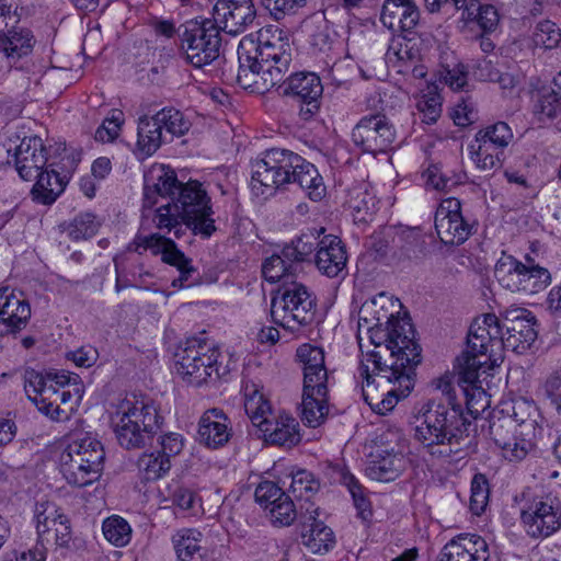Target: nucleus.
Instances as JSON below:
<instances>
[{
  "label": "nucleus",
  "mask_w": 561,
  "mask_h": 561,
  "mask_svg": "<svg viewBox=\"0 0 561 561\" xmlns=\"http://www.w3.org/2000/svg\"><path fill=\"white\" fill-rule=\"evenodd\" d=\"M366 333L375 346L385 343V350L390 353L383 362L379 351L367 354V360L374 365L371 373L366 365L359 367V377L366 381L362 386L363 399L376 413L383 415L413 388L412 376L422 360L421 347L409 320L392 319L386 328L378 325Z\"/></svg>",
  "instance_id": "f257e3e1"
},
{
  "label": "nucleus",
  "mask_w": 561,
  "mask_h": 561,
  "mask_svg": "<svg viewBox=\"0 0 561 561\" xmlns=\"http://www.w3.org/2000/svg\"><path fill=\"white\" fill-rule=\"evenodd\" d=\"M437 389L445 397L432 400L423 412V421L415 427L414 438L420 450L431 459L463 458L474 448L471 421L465 415L447 378L437 380Z\"/></svg>",
  "instance_id": "f03ea898"
},
{
  "label": "nucleus",
  "mask_w": 561,
  "mask_h": 561,
  "mask_svg": "<svg viewBox=\"0 0 561 561\" xmlns=\"http://www.w3.org/2000/svg\"><path fill=\"white\" fill-rule=\"evenodd\" d=\"M291 50L286 32L277 26L244 36L238 47V83L261 92L274 88L289 72Z\"/></svg>",
  "instance_id": "7ed1b4c3"
},
{
  "label": "nucleus",
  "mask_w": 561,
  "mask_h": 561,
  "mask_svg": "<svg viewBox=\"0 0 561 561\" xmlns=\"http://www.w3.org/2000/svg\"><path fill=\"white\" fill-rule=\"evenodd\" d=\"M295 184L314 202L325 196V185L318 169L298 153L272 148L251 163V188L256 196L267 198L279 187Z\"/></svg>",
  "instance_id": "20e7f679"
},
{
  "label": "nucleus",
  "mask_w": 561,
  "mask_h": 561,
  "mask_svg": "<svg viewBox=\"0 0 561 561\" xmlns=\"http://www.w3.org/2000/svg\"><path fill=\"white\" fill-rule=\"evenodd\" d=\"M161 422L153 401L136 394L122 399L111 415L116 439L125 449L145 447L159 431Z\"/></svg>",
  "instance_id": "39448f33"
},
{
  "label": "nucleus",
  "mask_w": 561,
  "mask_h": 561,
  "mask_svg": "<svg viewBox=\"0 0 561 561\" xmlns=\"http://www.w3.org/2000/svg\"><path fill=\"white\" fill-rule=\"evenodd\" d=\"M490 329L477 319L470 327L467 336V350L457 357L456 368L458 369V381L465 383L463 392L467 398V409L470 413H479L484 409L489 401L479 380L480 370L486 364L485 357L491 346Z\"/></svg>",
  "instance_id": "423d86ee"
},
{
  "label": "nucleus",
  "mask_w": 561,
  "mask_h": 561,
  "mask_svg": "<svg viewBox=\"0 0 561 561\" xmlns=\"http://www.w3.org/2000/svg\"><path fill=\"white\" fill-rule=\"evenodd\" d=\"M105 451L96 438L72 440L59 456V470L68 484L83 488L96 482L104 469Z\"/></svg>",
  "instance_id": "0eeeda50"
},
{
  "label": "nucleus",
  "mask_w": 561,
  "mask_h": 561,
  "mask_svg": "<svg viewBox=\"0 0 561 561\" xmlns=\"http://www.w3.org/2000/svg\"><path fill=\"white\" fill-rule=\"evenodd\" d=\"M219 351L202 333L186 339L175 353L176 373L186 382L201 386L208 380H218L222 375L218 365Z\"/></svg>",
  "instance_id": "6e6552de"
},
{
  "label": "nucleus",
  "mask_w": 561,
  "mask_h": 561,
  "mask_svg": "<svg viewBox=\"0 0 561 561\" xmlns=\"http://www.w3.org/2000/svg\"><path fill=\"white\" fill-rule=\"evenodd\" d=\"M317 299L307 286L298 282L282 285L272 298L273 322L290 332L310 324L316 316Z\"/></svg>",
  "instance_id": "1a4fd4ad"
},
{
  "label": "nucleus",
  "mask_w": 561,
  "mask_h": 561,
  "mask_svg": "<svg viewBox=\"0 0 561 561\" xmlns=\"http://www.w3.org/2000/svg\"><path fill=\"white\" fill-rule=\"evenodd\" d=\"M179 31L182 54L187 64L203 68L219 57L221 36L211 20H190Z\"/></svg>",
  "instance_id": "9d476101"
},
{
  "label": "nucleus",
  "mask_w": 561,
  "mask_h": 561,
  "mask_svg": "<svg viewBox=\"0 0 561 561\" xmlns=\"http://www.w3.org/2000/svg\"><path fill=\"white\" fill-rule=\"evenodd\" d=\"M172 203L182 214L184 225L194 234L209 238L216 231L210 198L199 182L181 183Z\"/></svg>",
  "instance_id": "9b49d317"
},
{
  "label": "nucleus",
  "mask_w": 561,
  "mask_h": 561,
  "mask_svg": "<svg viewBox=\"0 0 561 561\" xmlns=\"http://www.w3.org/2000/svg\"><path fill=\"white\" fill-rule=\"evenodd\" d=\"M520 520L533 538H547L558 531L561 527V499L558 493L524 494Z\"/></svg>",
  "instance_id": "f8f14e48"
},
{
  "label": "nucleus",
  "mask_w": 561,
  "mask_h": 561,
  "mask_svg": "<svg viewBox=\"0 0 561 561\" xmlns=\"http://www.w3.org/2000/svg\"><path fill=\"white\" fill-rule=\"evenodd\" d=\"M525 261L523 263L512 255H503L495 265L494 275L511 291L536 294L550 284L551 275L547 268L535 264L529 255L525 256Z\"/></svg>",
  "instance_id": "ddd939ff"
},
{
  "label": "nucleus",
  "mask_w": 561,
  "mask_h": 561,
  "mask_svg": "<svg viewBox=\"0 0 561 561\" xmlns=\"http://www.w3.org/2000/svg\"><path fill=\"white\" fill-rule=\"evenodd\" d=\"M133 247H135V251L142 248L144 250H150L154 255L160 254L162 262L176 267L180 275L172 280L173 287L184 288L194 284V282H190L192 275L196 272L192 265V260L186 257L170 238L158 233L137 236L128 250L130 251Z\"/></svg>",
  "instance_id": "4468645a"
},
{
  "label": "nucleus",
  "mask_w": 561,
  "mask_h": 561,
  "mask_svg": "<svg viewBox=\"0 0 561 561\" xmlns=\"http://www.w3.org/2000/svg\"><path fill=\"white\" fill-rule=\"evenodd\" d=\"M275 87L280 94L290 96L298 103L301 119L309 121L319 112L323 87L316 73H290Z\"/></svg>",
  "instance_id": "2eb2a0df"
},
{
  "label": "nucleus",
  "mask_w": 561,
  "mask_h": 561,
  "mask_svg": "<svg viewBox=\"0 0 561 561\" xmlns=\"http://www.w3.org/2000/svg\"><path fill=\"white\" fill-rule=\"evenodd\" d=\"M396 139V128L383 114L363 116L352 130V140L363 152H386Z\"/></svg>",
  "instance_id": "dca6fc26"
},
{
  "label": "nucleus",
  "mask_w": 561,
  "mask_h": 561,
  "mask_svg": "<svg viewBox=\"0 0 561 561\" xmlns=\"http://www.w3.org/2000/svg\"><path fill=\"white\" fill-rule=\"evenodd\" d=\"M489 436L501 449L503 458L511 462L524 460L535 448L536 434L514 431L510 419H490Z\"/></svg>",
  "instance_id": "f3484780"
},
{
  "label": "nucleus",
  "mask_w": 561,
  "mask_h": 561,
  "mask_svg": "<svg viewBox=\"0 0 561 561\" xmlns=\"http://www.w3.org/2000/svg\"><path fill=\"white\" fill-rule=\"evenodd\" d=\"M256 19L253 0H217L213 8V23L230 35L247 31Z\"/></svg>",
  "instance_id": "a211bd4d"
},
{
  "label": "nucleus",
  "mask_w": 561,
  "mask_h": 561,
  "mask_svg": "<svg viewBox=\"0 0 561 561\" xmlns=\"http://www.w3.org/2000/svg\"><path fill=\"white\" fill-rule=\"evenodd\" d=\"M435 229L445 244L459 245L469 238L472 226L463 219L459 199L450 197L440 203L435 214Z\"/></svg>",
  "instance_id": "6ab92c4d"
},
{
  "label": "nucleus",
  "mask_w": 561,
  "mask_h": 561,
  "mask_svg": "<svg viewBox=\"0 0 561 561\" xmlns=\"http://www.w3.org/2000/svg\"><path fill=\"white\" fill-rule=\"evenodd\" d=\"M319 507L309 504L306 508L301 505V542L312 553H325L335 545V537L331 528L318 519Z\"/></svg>",
  "instance_id": "aec40b11"
},
{
  "label": "nucleus",
  "mask_w": 561,
  "mask_h": 561,
  "mask_svg": "<svg viewBox=\"0 0 561 561\" xmlns=\"http://www.w3.org/2000/svg\"><path fill=\"white\" fill-rule=\"evenodd\" d=\"M233 435L232 422L219 408L206 410L198 421L197 439L209 449L226 446Z\"/></svg>",
  "instance_id": "412c9836"
},
{
  "label": "nucleus",
  "mask_w": 561,
  "mask_h": 561,
  "mask_svg": "<svg viewBox=\"0 0 561 561\" xmlns=\"http://www.w3.org/2000/svg\"><path fill=\"white\" fill-rule=\"evenodd\" d=\"M72 376L68 371L38 373L34 369L25 373V391L34 403L57 400L60 388L70 386Z\"/></svg>",
  "instance_id": "4be33fe9"
},
{
  "label": "nucleus",
  "mask_w": 561,
  "mask_h": 561,
  "mask_svg": "<svg viewBox=\"0 0 561 561\" xmlns=\"http://www.w3.org/2000/svg\"><path fill=\"white\" fill-rule=\"evenodd\" d=\"M255 426L262 432L266 443L275 446L291 448L301 440L298 421L286 412L271 415L267 420H261Z\"/></svg>",
  "instance_id": "5701e85b"
},
{
  "label": "nucleus",
  "mask_w": 561,
  "mask_h": 561,
  "mask_svg": "<svg viewBox=\"0 0 561 561\" xmlns=\"http://www.w3.org/2000/svg\"><path fill=\"white\" fill-rule=\"evenodd\" d=\"M47 163L43 139L36 135L24 137L15 148V169L24 181H32Z\"/></svg>",
  "instance_id": "b1692460"
},
{
  "label": "nucleus",
  "mask_w": 561,
  "mask_h": 561,
  "mask_svg": "<svg viewBox=\"0 0 561 561\" xmlns=\"http://www.w3.org/2000/svg\"><path fill=\"white\" fill-rule=\"evenodd\" d=\"M380 21L393 33L413 35L420 22V10L412 0H385Z\"/></svg>",
  "instance_id": "393cba45"
},
{
  "label": "nucleus",
  "mask_w": 561,
  "mask_h": 561,
  "mask_svg": "<svg viewBox=\"0 0 561 561\" xmlns=\"http://www.w3.org/2000/svg\"><path fill=\"white\" fill-rule=\"evenodd\" d=\"M31 318L27 300L9 287L0 288V335L21 331Z\"/></svg>",
  "instance_id": "a878e982"
},
{
  "label": "nucleus",
  "mask_w": 561,
  "mask_h": 561,
  "mask_svg": "<svg viewBox=\"0 0 561 561\" xmlns=\"http://www.w3.org/2000/svg\"><path fill=\"white\" fill-rule=\"evenodd\" d=\"M489 558V546L482 537L461 534L444 546L438 561H488Z\"/></svg>",
  "instance_id": "bb28decb"
},
{
  "label": "nucleus",
  "mask_w": 561,
  "mask_h": 561,
  "mask_svg": "<svg viewBox=\"0 0 561 561\" xmlns=\"http://www.w3.org/2000/svg\"><path fill=\"white\" fill-rule=\"evenodd\" d=\"M180 184L174 170L170 167L153 165L145 175L144 207L151 208L156 205L158 196L174 201Z\"/></svg>",
  "instance_id": "cd10ccee"
},
{
  "label": "nucleus",
  "mask_w": 561,
  "mask_h": 561,
  "mask_svg": "<svg viewBox=\"0 0 561 561\" xmlns=\"http://www.w3.org/2000/svg\"><path fill=\"white\" fill-rule=\"evenodd\" d=\"M314 263L318 271L330 278L339 277L346 271L347 253L342 240L333 234L320 239Z\"/></svg>",
  "instance_id": "c85d7f7f"
},
{
  "label": "nucleus",
  "mask_w": 561,
  "mask_h": 561,
  "mask_svg": "<svg viewBox=\"0 0 561 561\" xmlns=\"http://www.w3.org/2000/svg\"><path fill=\"white\" fill-rule=\"evenodd\" d=\"M405 468L407 458L402 453L381 450L368 462L366 474L376 481L390 482L396 480Z\"/></svg>",
  "instance_id": "c756f323"
},
{
  "label": "nucleus",
  "mask_w": 561,
  "mask_h": 561,
  "mask_svg": "<svg viewBox=\"0 0 561 561\" xmlns=\"http://www.w3.org/2000/svg\"><path fill=\"white\" fill-rule=\"evenodd\" d=\"M36 41L26 27L12 24L4 33H0V51L4 54L9 62H16L32 53Z\"/></svg>",
  "instance_id": "7c9ffc66"
},
{
  "label": "nucleus",
  "mask_w": 561,
  "mask_h": 561,
  "mask_svg": "<svg viewBox=\"0 0 561 561\" xmlns=\"http://www.w3.org/2000/svg\"><path fill=\"white\" fill-rule=\"evenodd\" d=\"M535 413V404L524 398H519L503 408L499 414L494 413L491 419H510L514 423V431L536 434L537 422L534 419Z\"/></svg>",
  "instance_id": "2f4dec72"
},
{
  "label": "nucleus",
  "mask_w": 561,
  "mask_h": 561,
  "mask_svg": "<svg viewBox=\"0 0 561 561\" xmlns=\"http://www.w3.org/2000/svg\"><path fill=\"white\" fill-rule=\"evenodd\" d=\"M504 149L479 136H476L468 147L471 160L482 171L501 168Z\"/></svg>",
  "instance_id": "473e14b6"
},
{
  "label": "nucleus",
  "mask_w": 561,
  "mask_h": 561,
  "mask_svg": "<svg viewBox=\"0 0 561 561\" xmlns=\"http://www.w3.org/2000/svg\"><path fill=\"white\" fill-rule=\"evenodd\" d=\"M35 180L31 194L35 202L43 205L53 204L66 186V182L55 170L41 171Z\"/></svg>",
  "instance_id": "72a5a7b5"
},
{
  "label": "nucleus",
  "mask_w": 561,
  "mask_h": 561,
  "mask_svg": "<svg viewBox=\"0 0 561 561\" xmlns=\"http://www.w3.org/2000/svg\"><path fill=\"white\" fill-rule=\"evenodd\" d=\"M244 397V410L253 425L261 420H267L272 415L270 402L261 392V386L253 380L244 379L242 382Z\"/></svg>",
  "instance_id": "f704fd0d"
},
{
  "label": "nucleus",
  "mask_w": 561,
  "mask_h": 561,
  "mask_svg": "<svg viewBox=\"0 0 561 561\" xmlns=\"http://www.w3.org/2000/svg\"><path fill=\"white\" fill-rule=\"evenodd\" d=\"M535 325L536 318L533 317L505 329L506 336L503 339V347L517 354L525 353L537 339Z\"/></svg>",
  "instance_id": "c9c22d12"
},
{
  "label": "nucleus",
  "mask_w": 561,
  "mask_h": 561,
  "mask_svg": "<svg viewBox=\"0 0 561 561\" xmlns=\"http://www.w3.org/2000/svg\"><path fill=\"white\" fill-rule=\"evenodd\" d=\"M346 205L358 221L370 220L377 211L378 201L364 184L355 185L347 192Z\"/></svg>",
  "instance_id": "e433bc0d"
},
{
  "label": "nucleus",
  "mask_w": 561,
  "mask_h": 561,
  "mask_svg": "<svg viewBox=\"0 0 561 561\" xmlns=\"http://www.w3.org/2000/svg\"><path fill=\"white\" fill-rule=\"evenodd\" d=\"M324 232V228L312 229L304 232L297 239L283 248V254L289 261L299 266L300 262L307 261L310 255L320 248V234Z\"/></svg>",
  "instance_id": "4c0bfd02"
},
{
  "label": "nucleus",
  "mask_w": 561,
  "mask_h": 561,
  "mask_svg": "<svg viewBox=\"0 0 561 561\" xmlns=\"http://www.w3.org/2000/svg\"><path fill=\"white\" fill-rule=\"evenodd\" d=\"M297 271L298 265L285 257L283 250L279 254L266 257L262 264V275L270 283L282 282V285H286L287 283L296 282Z\"/></svg>",
  "instance_id": "58836bf2"
},
{
  "label": "nucleus",
  "mask_w": 561,
  "mask_h": 561,
  "mask_svg": "<svg viewBox=\"0 0 561 561\" xmlns=\"http://www.w3.org/2000/svg\"><path fill=\"white\" fill-rule=\"evenodd\" d=\"M162 141V128L156 117L139 118L137 151L141 158L153 154L160 148Z\"/></svg>",
  "instance_id": "ea45409f"
},
{
  "label": "nucleus",
  "mask_w": 561,
  "mask_h": 561,
  "mask_svg": "<svg viewBox=\"0 0 561 561\" xmlns=\"http://www.w3.org/2000/svg\"><path fill=\"white\" fill-rule=\"evenodd\" d=\"M319 489L320 482L312 472L299 469L291 473V482L288 491L293 497L300 503V506L304 505L306 508L309 504H314L312 499L318 493Z\"/></svg>",
  "instance_id": "a19ab883"
},
{
  "label": "nucleus",
  "mask_w": 561,
  "mask_h": 561,
  "mask_svg": "<svg viewBox=\"0 0 561 561\" xmlns=\"http://www.w3.org/2000/svg\"><path fill=\"white\" fill-rule=\"evenodd\" d=\"M462 20L477 22L483 32H492L496 28L500 15L491 4H481L478 0H470L462 11Z\"/></svg>",
  "instance_id": "79ce46f5"
},
{
  "label": "nucleus",
  "mask_w": 561,
  "mask_h": 561,
  "mask_svg": "<svg viewBox=\"0 0 561 561\" xmlns=\"http://www.w3.org/2000/svg\"><path fill=\"white\" fill-rule=\"evenodd\" d=\"M137 467L141 480L147 482L157 481L169 472L171 460L159 451L145 453L139 457Z\"/></svg>",
  "instance_id": "37998d69"
},
{
  "label": "nucleus",
  "mask_w": 561,
  "mask_h": 561,
  "mask_svg": "<svg viewBox=\"0 0 561 561\" xmlns=\"http://www.w3.org/2000/svg\"><path fill=\"white\" fill-rule=\"evenodd\" d=\"M397 319L379 305L376 298L366 300L358 310V331H371L375 327L382 325Z\"/></svg>",
  "instance_id": "c03bdc74"
},
{
  "label": "nucleus",
  "mask_w": 561,
  "mask_h": 561,
  "mask_svg": "<svg viewBox=\"0 0 561 561\" xmlns=\"http://www.w3.org/2000/svg\"><path fill=\"white\" fill-rule=\"evenodd\" d=\"M135 257L131 254L121 255L114 259V265L116 271V291H121L127 287H140L142 284V277L149 276L148 272L142 273L141 266L139 267V272L134 268H129L135 262Z\"/></svg>",
  "instance_id": "a18cd8bd"
},
{
  "label": "nucleus",
  "mask_w": 561,
  "mask_h": 561,
  "mask_svg": "<svg viewBox=\"0 0 561 561\" xmlns=\"http://www.w3.org/2000/svg\"><path fill=\"white\" fill-rule=\"evenodd\" d=\"M412 41L411 35H402L401 38L393 39L386 54L389 62L396 61L402 64L399 66V72H408L409 67L419 60V51L410 45Z\"/></svg>",
  "instance_id": "49530a36"
},
{
  "label": "nucleus",
  "mask_w": 561,
  "mask_h": 561,
  "mask_svg": "<svg viewBox=\"0 0 561 561\" xmlns=\"http://www.w3.org/2000/svg\"><path fill=\"white\" fill-rule=\"evenodd\" d=\"M202 533L193 528L179 529L172 536V543L181 561H192L194 554L201 550Z\"/></svg>",
  "instance_id": "de8ad7c7"
},
{
  "label": "nucleus",
  "mask_w": 561,
  "mask_h": 561,
  "mask_svg": "<svg viewBox=\"0 0 561 561\" xmlns=\"http://www.w3.org/2000/svg\"><path fill=\"white\" fill-rule=\"evenodd\" d=\"M329 412L328 397L302 394L301 419L309 427L320 426Z\"/></svg>",
  "instance_id": "09e8293b"
},
{
  "label": "nucleus",
  "mask_w": 561,
  "mask_h": 561,
  "mask_svg": "<svg viewBox=\"0 0 561 561\" xmlns=\"http://www.w3.org/2000/svg\"><path fill=\"white\" fill-rule=\"evenodd\" d=\"M99 228L100 221L93 214L82 213L65 225L64 231L71 240L79 241L92 238Z\"/></svg>",
  "instance_id": "8fccbe9b"
},
{
  "label": "nucleus",
  "mask_w": 561,
  "mask_h": 561,
  "mask_svg": "<svg viewBox=\"0 0 561 561\" xmlns=\"http://www.w3.org/2000/svg\"><path fill=\"white\" fill-rule=\"evenodd\" d=\"M102 530L105 539L115 547H125L131 538V528L121 516H111L103 522Z\"/></svg>",
  "instance_id": "3c124183"
},
{
  "label": "nucleus",
  "mask_w": 561,
  "mask_h": 561,
  "mask_svg": "<svg viewBox=\"0 0 561 561\" xmlns=\"http://www.w3.org/2000/svg\"><path fill=\"white\" fill-rule=\"evenodd\" d=\"M534 114L541 122L552 119L561 114V99L554 88L543 89L538 93L534 104Z\"/></svg>",
  "instance_id": "603ef678"
},
{
  "label": "nucleus",
  "mask_w": 561,
  "mask_h": 561,
  "mask_svg": "<svg viewBox=\"0 0 561 561\" xmlns=\"http://www.w3.org/2000/svg\"><path fill=\"white\" fill-rule=\"evenodd\" d=\"M154 117L160 127L172 136H182L191 127V123L184 117L183 113L174 107L162 108Z\"/></svg>",
  "instance_id": "864d4df0"
},
{
  "label": "nucleus",
  "mask_w": 561,
  "mask_h": 561,
  "mask_svg": "<svg viewBox=\"0 0 561 561\" xmlns=\"http://www.w3.org/2000/svg\"><path fill=\"white\" fill-rule=\"evenodd\" d=\"M154 222L158 229L165 230L167 232L174 230L175 238L179 239L181 237L184 221L182 220V214L172 202L161 205L156 210Z\"/></svg>",
  "instance_id": "5fc2aeb1"
},
{
  "label": "nucleus",
  "mask_w": 561,
  "mask_h": 561,
  "mask_svg": "<svg viewBox=\"0 0 561 561\" xmlns=\"http://www.w3.org/2000/svg\"><path fill=\"white\" fill-rule=\"evenodd\" d=\"M296 355L302 365L304 374L327 371L322 348L311 344H302L298 347Z\"/></svg>",
  "instance_id": "6e6d98bb"
},
{
  "label": "nucleus",
  "mask_w": 561,
  "mask_h": 561,
  "mask_svg": "<svg viewBox=\"0 0 561 561\" xmlns=\"http://www.w3.org/2000/svg\"><path fill=\"white\" fill-rule=\"evenodd\" d=\"M294 500V497L285 495L268 508L273 524L289 526L297 517L300 519V507L296 508Z\"/></svg>",
  "instance_id": "4d7b16f0"
},
{
  "label": "nucleus",
  "mask_w": 561,
  "mask_h": 561,
  "mask_svg": "<svg viewBox=\"0 0 561 561\" xmlns=\"http://www.w3.org/2000/svg\"><path fill=\"white\" fill-rule=\"evenodd\" d=\"M489 482L484 474L476 473L471 480L470 511L474 515L484 512L489 501Z\"/></svg>",
  "instance_id": "13d9d810"
},
{
  "label": "nucleus",
  "mask_w": 561,
  "mask_h": 561,
  "mask_svg": "<svg viewBox=\"0 0 561 561\" xmlns=\"http://www.w3.org/2000/svg\"><path fill=\"white\" fill-rule=\"evenodd\" d=\"M167 499L180 510L196 514L199 500L193 490L178 483L170 484Z\"/></svg>",
  "instance_id": "bf43d9fd"
},
{
  "label": "nucleus",
  "mask_w": 561,
  "mask_h": 561,
  "mask_svg": "<svg viewBox=\"0 0 561 561\" xmlns=\"http://www.w3.org/2000/svg\"><path fill=\"white\" fill-rule=\"evenodd\" d=\"M463 178L462 173L443 171L439 167L434 165L427 170L426 183L437 191L447 192L462 183Z\"/></svg>",
  "instance_id": "052dcab7"
},
{
  "label": "nucleus",
  "mask_w": 561,
  "mask_h": 561,
  "mask_svg": "<svg viewBox=\"0 0 561 561\" xmlns=\"http://www.w3.org/2000/svg\"><path fill=\"white\" fill-rule=\"evenodd\" d=\"M416 107L423 115V122L426 124L436 123L442 113L439 94L434 90H430L419 98Z\"/></svg>",
  "instance_id": "680f3d73"
},
{
  "label": "nucleus",
  "mask_w": 561,
  "mask_h": 561,
  "mask_svg": "<svg viewBox=\"0 0 561 561\" xmlns=\"http://www.w3.org/2000/svg\"><path fill=\"white\" fill-rule=\"evenodd\" d=\"M560 39V28L556 25V23L548 20L538 23L533 35V41L535 45L543 47L546 49H551L556 47L559 44Z\"/></svg>",
  "instance_id": "e2e57ef3"
},
{
  "label": "nucleus",
  "mask_w": 561,
  "mask_h": 561,
  "mask_svg": "<svg viewBox=\"0 0 561 561\" xmlns=\"http://www.w3.org/2000/svg\"><path fill=\"white\" fill-rule=\"evenodd\" d=\"M307 2L308 0H261L262 5L276 21L284 19L286 15L295 14Z\"/></svg>",
  "instance_id": "0e129e2a"
},
{
  "label": "nucleus",
  "mask_w": 561,
  "mask_h": 561,
  "mask_svg": "<svg viewBox=\"0 0 561 561\" xmlns=\"http://www.w3.org/2000/svg\"><path fill=\"white\" fill-rule=\"evenodd\" d=\"M476 136L484 138L491 144L506 148L513 139L511 127L504 122H497L480 129Z\"/></svg>",
  "instance_id": "69168bd1"
},
{
  "label": "nucleus",
  "mask_w": 561,
  "mask_h": 561,
  "mask_svg": "<svg viewBox=\"0 0 561 561\" xmlns=\"http://www.w3.org/2000/svg\"><path fill=\"white\" fill-rule=\"evenodd\" d=\"M124 114L119 110H112L111 115L106 117L102 125L95 131V140L102 142L113 141L119 133L121 125L124 121Z\"/></svg>",
  "instance_id": "338daca9"
},
{
  "label": "nucleus",
  "mask_w": 561,
  "mask_h": 561,
  "mask_svg": "<svg viewBox=\"0 0 561 561\" xmlns=\"http://www.w3.org/2000/svg\"><path fill=\"white\" fill-rule=\"evenodd\" d=\"M540 390L561 414V368L552 371L542 382Z\"/></svg>",
  "instance_id": "774afa93"
}]
</instances>
